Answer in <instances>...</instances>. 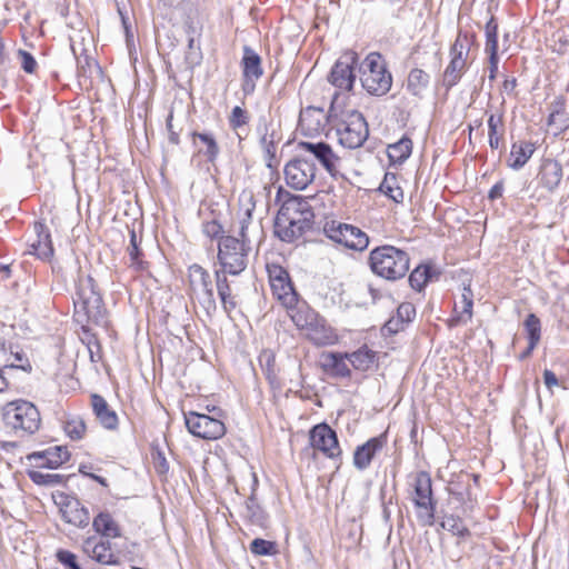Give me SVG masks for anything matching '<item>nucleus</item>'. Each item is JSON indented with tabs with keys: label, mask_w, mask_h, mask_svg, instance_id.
<instances>
[{
	"label": "nucleus",
	"mask_w": 569,
	"mask_h": 569,
	"mask_svg": "<svg viewBox=\"0 0 569 569\" xmlns=\"http://www.w3.org/2000/svg\"><path fill=\"white\" fill-rule=\"evenodd\" d=\"M242 67V90L244 93H252L256 89L257 81L263 74L260 56L250 47L244 46L243 57L241 59Z\"/></svg>",
	"instance_id": "19"
},
{
	"label": "nucleus",
	"mask_w": 569,
	"mask_h": 569,
	"mask_svg": "<svg viewBox=\"0 0 569 569\" xmlns=\"http://www.w3.org/2000/svg\"><path fill=\"white\" fill-rule=\"evenodd\" d=\"M305 333L316 346H331L338 341V335L321 316Z\"/></svg>",
	"instance_id": "28"
},
{
	"label": "nucleus",
	"mask_w": 569,
	"mask_h": 569,
	"mask_svg": "<svg viewBox=\"0 0 569 569\" xmlns=\"http://www.w3.org/2000/svg\"><path fill=\"white\" fill-rule=\"evenodd\" d=\"M449 493L452 499L461 506L463 515H468L475 509L477 505V498L472 495L469 486L462 491H457L450 488Z\"/></svg>",
	"instance_id": "47"
},
{
	"label": "nucleus",
	"mask_w": 569,
	"mask_h": 569,
	"mask_svg": "<svg viewBox=\"0 0 569 569\" xmlns=\"http://www.w3.org/2000/svg\"><path fill=\"white\" fill-rule=\"evenodd\" d=\"M128 253L130 256L131 264L137 269H144V262L141 260V251L139 249V243L137 239V234L134 230L130 231V244L128 247Z\"/></svg>",
	"instance_id": "52"
},
{
	"label": "nucleus",
	"mask_w": 569,
	"mask_h": 569,
	"mask_svg": "<svg viewBox=\"0 0 569 569\" xmlns=\"http://www.w3.org/2000/svg\"><path fill=\"white\" fill-rule=\"evenodd\" d=\"M269 281L273 296L284 306L292 307L297 302V292L290 281L289 273L281 266L268 267Z\"/></svg>",
	"instance_id": "15"
},
{
	"label": "nucleus",
	"mask_w": 569,
	"mask_h": 569,
	"mask_svg": "<svg viewBox=\"0 0 569 569\" xmlns=\"http://www.w3.org/2000/svg\"><path fill=\"white\" fill-rule=\"evenodd\" d=\"M92 526L96 532L101 535L102 538L110 539L121 537L120 527L109 512L98 513L93 518Z\"/></svg>",
	"instance_id": "33"
},
{
	"label": "nucleus",
	"mask_w": 569,
	"mask_h": 569,
	"mask_svg": "<svg viewBox=\"0 0 569 569\" xmlns=\"http://www.w3.org/2000/svg\"><path fill=\"white\" fill-rule=\"evenodd\" d=\"M415 316H416V308L410 302H403L397 309L396 317L403 325H407V323L411 322L413 320Z\"/></svg>",
	"instance_id": "56"
},
{
	"label": "nucleus",
	"mask_w": 569,
	"mask_h": 569,
	"mask_svg": "<svg viewBox=\"0 0 569 569\" xmlns=\"http://www.w3.org/2000/svg\"><path fill=\"white\" fill-rule=\"evenodd\" d=\"M299 147L311 156L310 160H317L331 176L338 172L340 157L335 153L328 143L306 141L300 142Z\"/></svg>",
	"instance_id": "20"
},
{
	"label": "nucleus",
	"mask_w": 569,
	"mask_h": 569,
	"mask_svg": "<svg viewBox=\"0 0 569 569\" xmlns=\"http://www.w3.org/2000/svg\"><path fill=\"white\" fill-rule=\"evenodd\" d=\"M184 420L189 432L201 439L216 440L226 433L222 421L204 413L190 411L184 415Z\"/></svg>",
	"instance_id": "12"
},
{
	"label": "nucleus",
	"mask_w": 569,
	"mask_h": 569,
	"mask_svg": "<svg viewBox=\"0 0 569 569\" xmlns=\"http://www.w3.org/2000/svg\"><path fill=\"white\" fill-rule=\"evenodd\" d=\"M309 441L312 449L321 451L329 459L341 455L337 433L327 423L315 426L309 432Z\"/></svg>",
	"instance_id": "16"
},
{
	"label": "nucleus",
	"mask_w": 569,
	"mask_h": 569,
	"mask_svg": "<svg viewBox=\"0 0 569 569\" xmlns=\"http://www.w3.org/2000/svg\"><path fill=\"white\" fill-rule=\"evenodd\" d=\"M250 552L254 556H274L278 553L277 543L273 541L256 538L250 543Z\"/></svg>",
	"instance_id": "49"
},
{
	"label": "nucleus",
	"mask_w": 569,
	"mask_h": 569,
	"mask_svg": "<svg viewBox=\"0 0 569 569\" xmlns=\"http://www.w3.org/2000/svg\"><path fill=\"white\" fill-rule=\"evenodd\" d=\"M535 152V144L527 141L516 142L511 147L509 166L512 169L522 168Z\"/></svg>",
	"instance_id": "35"
},
{
	"label": "nucleus",
	"mask_w": 569,
	"mask_h": 569,
	"mask_svg": "<svg viewBox=\"0 0 569 569\" xmlns=\"http://www.w3.org/2000/svg\"><path fill=\"white\" fill-rule=\"evenodd\" d=\"M548 127L553 134H559L569 127V116L565 112L562 103H557L548 117Z\"/></svg>",
	"instance_id": "42"
},
{
	"label": "nucleus",
	"mask_w": 569,
	"mask_h": 569,
	"mask_svg": "<svg viewBox=\"0 0 569 569\" xmlns=\"http://www.w3.org/2000/svg\"><path fill=\"white\" fill-rule=\"evenodd\" d=\"M335 118V114L326 112L323 108L310 106L300 111L299 128L305 136H317L323 132Z\"/></svg>",
	"instance_id": "17"
},
{
	"label": "nucleus",
	"mask_w": 569,
	"mask_h": 569,
	"mask_svg": "<svg viewBox=\"0 0 569 569\" xmlns=\"http://www.w3.org/2000/svg\"><path fill=\"white\" fill-rule=\"evenodd\" d=\"M57 503L60 507V512L63 520L78 528H84L90 522L89 510L82 506L80 500L76 497L60 495Z\"/></svg>",
	"instance_id": "18"
},
{
	"label": "nucleus",
	"mask_w": 569,
	"mask_h": 569,
	"mask_svg": "<svg viewBox=\"0 0 569 569\" xmlns=\"http://www.w3.org/2000/svg\"><path fill=\"white\" fill-rule=\"evenodd\" d=\"M388 157L392 163H402L412 152V141L402 137L399 141L388 146Z\"/></svg>",
	"instance_id": "39"
},
{
	"label": "nucleus",
	"mask_w": 569,
	"mask_h": 569,
	"mask_svg": "<svg viewBox=\"0 0 569 569\" xmlns=\"http://www.w3.org/2000/svg\"><path fill=\"white\" fill-rule=\"evenodd\" d=\"M473 293L469 286H465L462 289L460 307L456 305L455 312L456 316L451 319V326H458L460 323H467L471 320L472 317V307H473Z\"/></svg>",
	"instance_id": "32"
},
{
	"label": "nucleus",
	"mask_w": 569,
	"mask_h": 569,
	"mask_svg": "<svg viewBox=\"0 0 569 569\" xmlns=\"http://www.w3.org/2000/svg\"><path fill=\"white\" fill-rule=\"evenodd\" d=\"M1 368H16L30 371L31 365L27 355L20 350L18 346H7L4 341H0V369Z\"/></svg>",
	"instance_id": "24"
},
{
	"label": "nucleus",
	"mask_w": 569,
	"mask_h": 569,
	"mask_svg": "<svg viewBox=\"0 0 569 569\" xmlns=\"http://www.w3.org/2000/svg\"><path fill=\"white\" fill-rule=\"evenodd\" d=\"M63 430L71 440H81L87 432L84 420L78 415H67L63 420Z\"/></svg>",
	"instance_id": "40"
},
{
	"label": "nucleus",
	"mask_w": 569,
	"mask_h": 569,
	"mask_svg": "<svg viewBox=\"0 0 569 569\" xmlns=\"http://www.w3.org/2000/svg\"><path fill=\"white\" fill-rule=\"evenodd\" d=\"M202 231L207 237H209L211 239H216V238L222 237L221 233H222L223 229H222V226L218 221L211 220V221H207L206 223H203Z\"/></svg>",
	"instance_id": "59"
},
{
	"label": "nucleus",
	"mask_w": 569,
	"mask_h": 569,
	"mask_svg": "<svg viewBox=\"0 0 569 569\" xmlns=\"http://www.w3.org/2000/svg\"><path fill=\"white\" fill-rule=\"evenodd\" d=\"M339 143L348 149L361 147L368 139V123L358 110H346L336 123Z\"/></svg>",
	"instance_id": "7"
},
{
	"label": "nucleus",
	"mask_w": 569,
	"mask_h": 569,
	"mask_svg": "<svg viewBox=\"0 0 569 569\" xmlns=\"http://www.w3.org/2000/svg\"><path fill=\"white\" fill-rule=\"evenodd\" d=\"M260 143H261V147L266 154L267 166L269 168H272L273 161L276 160V152H277L274 133L272 132L270 134L269 133L263 134L260 140Z\"/></svg>",
	"instance_id": "50"
},
{
	"label": "nucleus",
	"mask_w": 569,
	"mask_h": 569,
	"mask_svg": "<svg viewBox=\"0 0 569 569\" xmlns=\"http://www.w3.org/2000/svg\"><path fill=\"white\" fill-rule=\"evenodd\" d=\"M475 42V37L467 32L459 31L455 42L450 48V60L466 62L470 53V49Z\"/></svg>",
	"instance_id": "34"
},
{
	"label": "nucleus",
	"mask_w": 569,
	"mask_h": 569,
	"mask_svg": "<svg viewBox=\"0 0 569 569\" xmlns=\"http://www.w3.org/2000/svg\"><path fill=\"white\" fill-rule=\"evenodd\" d=\"M489 146L491 149H498L503 134L502 114H490L488 118Z\"/></svg>",
	"instance_id": "44"
},
{
	"label": "nucleus",
	"mask_w": 569,
	"mask_h": 569,
	"mask_svg": "<svg viewBox=\"0 0 569 569\" xmlns=\"http://www.w3.org/2000/svg\"><path fill=\"white\" fill-rule=\"evenodd\" d=\"M191 136L194 146H198L197 140H199L203 146L199 148V153H203L209 162H214L220 152L219 146L214 137L208 132H192Z\"/></svg>",
	"instance_id": "36"
},
{
	"label": "nucleus",
	"mask_w": 569,
	"mask_h": 569,
	"mask_svg": "<svg viewBox=\"0 0 569 569\" xmlns=\"http://www.w3.org/2000/svg\"><path fill=\"white\" fill-rule=\"evenodd\" d=\"M323 233L333 242L348 249L363 251L369 246V237L358 227L337 220L326 221Z\"/></svg>",
	"instance_id": "9"
},
{
	"label": "nucleus",
	"mask_w": 569,
	"mask_h": 569,
	"mask_svg": "<svg viewBox=\"0 0 569 569\" xmlns=\"http://www.w3.org/2000/svg\"><path fill=\"white\" fill-rule=\"evenodd\" d=\"M432 278V270L429 266L421 264L412 270L409 276L410 286L421 291L429 280Z\"/></svg>",
	"instance_id": "48"
},
{
	"label": "nucleus",
	"mask_w": 569,
	"mask_h": 569,
	"mask_svg": "<svg viewBox=\"0 0 569 569\" xmlns=\"http://www.w3.org/2000/svg\"><path fill=\"white\" fill-rule=\"evenodd\" d=\"M315 213L309 201L302 196H292L280 207L276 217L277 236L286 242L301 238L313 223Z\"/></svg>",
	"instance_id": "2"
},
{
	"label": "nucleus",
	"mask_w": 569,
	"mask_h": 569,
	"mask_svg": "<svg viewBox=\"0 0 569 569\" xmlns=\"http://www.w3.org/2000/svg\"><path fill=\"white\" fill-rule=\"evenodd\" d=\"M214 279L222 308L230 313L238 307L237 296L232 292L231 284L222 271H214Z\"/></svg>",
	"instance_id": "31"
},
{
	"label": "nucleus",
	"mask_w": 569,
	"mask_h": 569,
	"mask_svg": "<svg viewBox=\"0 0 569 569\" xmlns=\"http://www.w3.org/2000/svg\"><path fill=\"white\" fill-rule=\"evenodd\" d=\"M2 417L6 427L19 437L34 435L41 426L39 409L27 400L8 402L3 408Z\"/></svg>",
	"instance_id": "4"
},
{
	"label": "nucleus",
	"mask_w": 569,
	"mask_h": 569,
	"mask_svg": "<svg viewBox=\"0 0 569 569\" xmlns=\"http://www.w3.org/2000/svg\"><path fill=\"white\" fill-rule=\"evenodd\" d=\"M379 190L397 203L403 200V191L398 183L397 177L392 173H386Z\"/></svg>",
	"instance_id": "43"
},
{
	"label": "nucleus",
	"mask_w": 569,
	"mask_h": 569,
	"mask_svg": "<svg viewBox=\"0 0 569 569\" xmlns=\"http://www.w3.org/2000/svg\"><path fill=\"white\" fill-rule=\"evenodd\" d=\"M73 306L74 319L82 325L83 331H88L87 326L89 323L100 327L107 326V309L97 283L90 274L79 272L76 281Z\"/></svg>",
	"instance_id": "1"
},
{
	"label": "nucleus",
	"mask_w": 569,
	"mask_h": 569,
	"mask_svg": "<svg viewBox=\"0 0 569 569\" xmlns=\"http://www.w3.org/2000/svg\"><path fill=\"white\" fill-rule=\"evenodd\" d=\"M387 436L385 433L370 438L367 442L358 446L353 452V466L356 469L362 471L367 469L376 453L386 446Z\"/></svg>",
	"instance_id": "23"
},
{
	"label": "nucleus",
	"mask_w": 569,
	"mask_h": 569,
	"mask_svg": "<svg viewBox=\"0 0 569 569\" xmlns=\"http://www.w3.org/2000/svg\"><path fill=\"white\" fill-rule=\"evenodd\" d=\"M358 66V54L348 50L333 64L328 80L336 88L351 91L356 81L355 68Z\"/></svg>",
	"instance_id": "11"
},
{
	"label": "nucleus",
	"mask_w": 569,
	"mask_h": 569,
	"mask_svg": "<svg viewBox=\"0 0 569 569\" xmlns=\"http://www.w3.org/2000/svg\"><path fill=\"white\" fill-rule=\"evenodd\" d=\"M57 559L61 565H63L68 569H81L77 562L76 555L69 550H58Z\"/></svg>",
	"instance_id": "58"
},
{
	"label": "nucleus",
	"mask_w": 569,
	"mask_h": 569,
	"mask_svg": "<svg viewBox=\"0 0 569 569\" xmlns=\"http://www.w3.org/2000/svg\"><path fill=\"white\" fill-rule=\"evenodd\" d=\"M525 328L529 339L528 352H532L541 337V323L539 318L533 313L528 315L525 320Z\"/></svg>",
	"instance_id": "45"
},
{
	"label": "nucleus",
	"mask_w": 569,
	"mask_h": 569,
	"mask_svg": "<svg viewBox=\"0 0 569 569\" xmlns=\"http://www.w3.org/2000/svg\"><path fill=\"white\" fill-rule=\"evenodd\" d=\"M30 479L37 485H58L62 481V476L56 473H43L41 471H30Z\"/></svg>",
	"instance_id": "54"
},
{
	"label": "nucleus",
	"mask_w": 569,
	"mask_h": 569,
	"mask_svg": "<svg viewBox=\"0 0 569 569\" xmlns=\"http://www.w3.org/2000/svg\"><path fill=\"white\" fill-rule=\"evenodd\" d=\"M240 218L239 239L251 242L252 237H260L262 227L260 221H253L252 212L256 208L254 196L251 190H243L239 196Z\"/></svg>",
	"instance_id": "14"
},
{
	"label": "nucleus",
	"mask_w": 569,
	"mask_h": 569,
	"mask_svg": "<svg viewBox=\"0 0 569 569\" xmlns=\"http://www.w3.org/2000/svg\"><path fill=\"white\" fill-rule=\"evenodd\" d=\"M70 453L66 447L53 446L46 450L31 453L28 458L37 468L56 469L69 460Z\"/></svg>",
	"instance_id": "22"
},
{
	"label": "nucleus",
	"mask_w": 569,
	"mask_h": 569,
	"mask_svg": "<svg viewBox=\"0 0 569 569\" xmlns=\"http://www.w3.org/2000/svg\"><path fill=\"white\" fill-rule=\"evenodd\" d=\"M37 239L30 244V253L42 260H48L53 256V247L48 228L42 222H36L33 226Z\"/></svg>",
	"instance_id": "26"
},
{
	"label": "nucleus",
	"mask_w": 569,
	"mask_h": 569,
	"mask_svg": "<svg viewBox=\"0 0 569 569\" xmlns=\"http://www.w3.org/2000/svg\"><path fill=\"white\" fill-rule=\"evenodd\" d=\"M167 129L169 131V141L173 144H178L179 143V134L173 130L172 114H170L167 119Z\"/></svg>",
	"instance_id": "64"
},
{
	"label": "nucleus",
	"mask_w": 569,
	"mask_h": 569,
	"mask_svg": "<svg viewBox=\"0 0 569 569\" xmlns=\"http://www.w3.org/2000/svg\"><path fill=\"white\" fill-rule=\"evenodd\" d=\"M497 23L491 19L486 26V52L498 51Z\"/></svg>",
	"instance_id": "53"
},
{
	"label": "nucleus",
	"mask_w": 569,
	"mask_h": 569,
	"mask_svg": "<svg viewBox=\"0 0 569 569\" xmlns=\"http://www.w3.org/2000/svg\"><path fill=\"white\" fill-rule=\"evenodd\" d=\"M562 179L561 164L552 159H546L540 166L538 173V181L543 188L549 191L555 190Z\"/></svg>",
	"instance_id": "29"
},
{
	"label": "nucleus",
	"mask_w": 569,
	"mask_h": 569,
	"mask_svg": "<svg viewBox=\"0 0 569 569\" xmlns=\"http://www.w3.org/2000/svg\"><path fill=\"white\" fill-rule=\"evenodd\" d=\"M288 315L296 327L301 331H307L318 321L320 315L311 309L306 302H296L292 307H286Z\"/></svg>",
	"instance_id": "27"
},
{
	"label": "nucleus",
	"mask_w": 569,
	"mask_h": 569,
	"mask_svg": "<svg viewBox=\"0 0 569 569\" xmlns=\"http://www.w3.org/2000/svg\"><path fill=\"white\" fill-rule=\"evenodd\" d=\"M316 177V167L312 160L296 157L284 167V179L289 187L296 190L306 189Z\"/></svg>",
	"instance_id": "13"
},
{
	"label": "nucleus",
	"mask_w": 569,
	"mask_h": 569,
	"mask_svg": "<svg viewBox=\"0 0 569 569\" xmlns=\"http://www.w3.org/2000/svg\"><path fill=\"white\" fill-rule=\"evenodd\" d=\"M413 503L417 517L423 526H431L435 521L436 501L432 498V481L426 471H419L413 482Z\"/></svg>",
	"instance_id": "10"
},
{
	"label": "nucleus",
	"mask_w": 569,
	"mask_h": 569,
	"mask_svg": "<svg viewBox=\"0 0 569 569\" xmlns=\"http://www.w3.org/2000/svg\"><path fill=\"white\" fill-rule=\"evenodd\" d=\"M502 193H503V182L502 181H498L490 189L488 197H489L490 200H497V199L502 197Z\"/></svg>",
	"instance_id": "63"
},
{
	"label": "nucleus",
	"mask_w": 569,
	"mask_h": 569,
	"mask_svg": "<svg viewBox=\"0 0 569 569\" xmlns=\"http://www.w3.org/2000/svg\"><path fill=\"white\" fill-rule=\"evenodd\" d=\"M243 516L250 523L254 526L260 528L268 527V516L260 507L253 495L250 496L246 501Z\"/></svg>",
	"instance_id": "37"
},
{
	"label": "nucleus",
	"mask_w": 569,
	"mask_h": 569,
	"mask_svg": "<svg viewBox=\"0 0 569 569\" xmlns=\"http://www.w3.org/2000/svg\"><path fill=\"white\" fill-rule=\"evenodd\" d=\"M249 117L244 109L237 106L232 109L231 114L229 117L230 127L233 130H239L248 123Z\"/></svg>",
	"instance_id": "55"
},
{
	"label": "nucleus",
	"mask_w": 569,
	"mask_h": 569,
	"mask_svg": "<svg viewBox=\"0 0 569 569\" xmlns=\"http://www.w3.org/2000/svg\"><path fill=\"white\" fill-rule=\"evenodd\" d=\"M371 271L388 281H397L406 277L410 269V257L407 251L391 244L372 249L368 259Z\"/></svg>",
	"instance_id": "3"
},
{
	"label": "nucleus",
	"mask_w": 569,
	"mask_h": 569,
	"mask_svg": "<svg viewBox=\"0 0 569 569\" xmlns=\"http://www.w3.org/2000/svg\"><path fill=\"white\" fill-rule=\"evenodd\" d=\"M82 550L88 557L101 565L117 563V557L111 549L110 541L102 537L87 538L82 543Z\"/></svg>",
	"instance_id": "21"
},
{
	"label": "nucleus",
	"mask_w": 569,
	"mask_h": 569,
	"mask_svg": "<svg viewBox=\"0 0 569 569\" xmlns=\"http://www.w3.org/2000/svg\"><path fill=\"white\" fill-rule=\"evenodd\" d=\"M359 71L361 86L369 94L381 97L391 89L392 76L380 53L370 52L360 63Z\"/></svg>",
	"instance_id": "5"
},
{
	"label": "nucleus",
	"mask_w": 569,
	"mask_h": 569,
	"mask_svg": "<svg viewBox=\"0 0 569 569\" xmlns=\"http://www.w3.org/2000/svg\"><path fill=\"white\" fill-rule=\"evenodd\" d=\"M346 353L323 352L321 355V366L323 370L335 378L350 377V369L346 362Z\"/></svg>",
	"instance_id": "30"
},
{
	"label": "nucleus",
	"mask_w": 569,
	"mask_h": 569,
	"mask_svg": "<svg viewBox=\"0 0 569 569\" xmlns=\"http://www.w3.org/2000/svg\"><path fill=\"white\" fill-rule=\"evenodd\" d=\"M18 58L20 60L21 68L27 73H33L36 71L38 63L30 52L20 49L18 50Z\"/></svg>",
	"instance_id": "57"
},
{
	"label": "nucleus",
	"mask_w": 569,
	"mask_h": 569,
	"mask_svg": "<svg viewBox=\"0 0 569 569\" xmlns=\"http://www.w3.org/2000/svg\"><path fill=\"white\" fill-rule=\"evenodd\" d=\"M430 77L422 69H412L407 78V90L416 97H421L428 88Z\"/></svg>",
	"instance_id": "38"
},
{
	"label": "nucleus",
	"mask_w": 569,
	"mask_h": 569,
	"mask_svg": "<svg viewBox=\"0 0 569 569\" xmlns=\"http://www.w3.org/2000/svg\"><path fill=\"white\" fill-rule=\"evenodd\" d=\"M250 242L233 236L221 237L218 246V261L224 276H239L248 266Z\"/></svg>",
	"instance_id": "6"
},
{
	"label": "nucleus",
	"mask_w": 569,
	"mask_h": 569,
	"mask_svg": "<svg viewBox=\"0 0 569 569\" xmlns=\"http://www.w3.org/2000/svg\"><path fill=\"white\" fill-rule=\"evenodd\" d=\"M347 359L351 362L356 370L367 371L375 363V352L365 348H360L352 353H346Z\"/></svg>",
	"instance_id": "41"
},
{
	"label": "nucleus",
	"mask_w": 569,
	"mask_h": 569,
	"mask_svg": "<svg viewBox=\"0 0 569 569\" xmlns=\"http://www.w3.org/2000/svg\"><path fill=\"white\" fill-rule=\"evenodd\" d=\"M543 381L545 385L548 387V389H552L553 387H557L559 385L558 379L556 375L551 371L546 369L543 371Z\"/></svg>",
	"instance_id": "62"
},
{
	"label": "nucleus",
	"mask_w": 569,
	"mask_h": 569,
	"mask_svg": "<svg viewBox=\"0 0 569 569\" xmlns=\"http://www.w3.org/2000/svg\"><path fill=\"white\" fill-rule=\"evenodd\" d=\"M403 327L405 325L400 322V320L397 317H392L385 325V329H387L391 333L399 332L400 330L403 329Z\"/></svg>",
	"instance_id": "61"
},
{
	"label": "nucleus",
	"mask_w": 569,
	"mask_h": 569,
	"mask_svg": "<svg viewBox=\"0 0 569 569\" xmlns=\"http://www.w3.org/2000/svg\"><path fill=\"white\" fill-rule=\"evenodd\" d=\"M467 68L466 62H458L450 60L445 72H443V86L447 89L452 88L458 83V81L461 79L465 70Z\"/></svg>",
	"instance_id": "46"
},
{
	"label": "nucleus",
	"mask_w": 569,
	"mask_h": 569,
	"mask_svg": "<svg viewBox=\"0 0 569 569\" xmlns=\"http://www.w3.org/2000/svg\"><path fill=\"white\" fill-rule=\"evenodd\" d=\"M498 72V51L489 53V79L495 80Z\"/></svg>",
	"instance_id": "60"
},
{
	"label": "nucleus",
	"mask_w": 569,
	"mask_h": 569,
	"mask_svg": "<svg viewBox=\"0 0 569 569\" xmlns=\"http://www.w3.org/2000/svg\"><path fill=\"white\" fill-rule=\"evenodd\" d=\"M191 299L197 300L207 316L217 310L212 281L209 272L200 264H192L188 269Z\"/></svg>",
	"instance_id": "8"
},
{
	"label": "nucleus",
	"mask_w": 569,
	"mask_h": 569,
	"mask_svg": "<svg viewBox=\"0 0 569 569\" xmlns=\"http://www.w3.org/2000/svg\"><path fill=\"white\" fill-rule=\"evenodd\" d=\"M442 527L450 531L452 535L458 536L460 538L468 537L470 535L469 529L465 526L461 519L457 517H447L442 522Z\"/></svg>",
	"instance_id": "51"
},
{
	"label": "nucleus",
	"mask_w": 569,
	"mask_h": 569,
	"mask_svg": "<svg viewBox=\"0 0 569 569\" xmlns=\"http://www.w3.org/2000/svg\"><path fill=\"white\" fill-rule=\"evenodd\" d=\"M91 407L97 420L104 429L116 430L118 428V416L102 396L93 393L91 396Z\"/></svg>",
	"instance_id": "25"
}]
</instances>
